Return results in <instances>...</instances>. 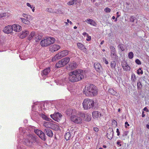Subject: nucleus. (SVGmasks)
Wrapping results in <instances>:
<instances>
[{
	"mask_svg": "<svg viewBox=\"0 0 149 149\" xmlns=\"http://www.w3.org/2000/svg\"><path fill=\"white\" fill-rule=\"evenodd\" d=\"M87 72L81 69L74 70L69 74L68 79L72 82H75L81 80L84 77H86Z\"/></svg>",
	"mask_w": 149,
	"mask_h": 149,
	"instance_id": "f257e3e1",
	"label": "nucleus"
},
{
	"mask_svg": "<svg viewBox=\"0 0 149 149\" xmlns=\"http://www.w3.org/2000/svg\"><path fill=\"white\" fill-rule=\"evenodd\" d=\"M83 92L86 96L91 97L96 95L98 93L97 87L92 84H89L86 88L85 87Z\"/></svg>",
	"mask_w": 149,
	"mask_h": 149,
	"instance_id": "f03ea898",
	"label": "nucleus"
},
{
	"mask_svg": "<svg viewBox=\"0 0 149 149\" xmlns=\"http://www.w3.org/2000/svg\"><path fill=\"white\" fill-rule=\"evenodd\" d=\"M83 107L85 110L88 109H95L97 108L94 101L89 99H84L82 103Z\"/></svg>",
	"mask_w": 149,
	"mask_h": 149,
	"instance_id": "7ed1b4c3",
	"label": "nucleus"
},
{
	"mask_svg": "<svg viewBox=\"0 0 149 149\" xmlns=\"http://www.w3.org/2000/svg\"><path fill=\"white\" fill-rule=\"evenodd\" d=\"M55 41L54 38L49 37L42 39L40 44L42 47H47L54 43Z\"/></svg>",
	"mask_w": 149,
	"mask_h": 149,
	"instance_id": "20e7f679",
	"label": "nucleus"
},
{
	"mask_svg": "<svg viewBox=\"0 0 149 149\" xmlns=\"http://www.w3.org/2000/svg\"><path fill=\"white\" fill-rule=\"evenodd\" d=\"M35 133L39 136L41 140L43 141H45L46 139V136L45 135V132L40 130L36 129L34 130Z\"/></svg>",
	"mask_w": 149,
	"mask_h": 149,
	"instance_id": "39448f33",
	"label": "nucleus"
},
{
	"mask_svg": "<svg viewBox=\"0 0 149 149\" xmlns=\"http://www.w3.org/2000/svg\"><path fill=\"white\" fill-rule=\"evenodd\" d=\"M69 51L67 50H63L58 53L54 56L55 58L59 59L64 56H67L68 54Z\"/></svg>",
	"mask_w": 149,
	"mask_h": 149,
	"instance_id": "423d86ee",
	"label": "nucleus"
},
{
	"mask_svg": "<svg viewBox=\"0 0 149 149\" xmlns=\"http://www.w3.org/2000/svg\"><path fill=\"white\" fill-rule=\"evenodd\" d=\"M70 118L72 121L75 123L80 124L82 122V119L81 118L75 115H72L70 117Z\"/></svg>",
	"mask_w": 149,
	"mask_h": 149,
	"instance_id": "0eeeda50",
	"label": "nucleus"
},
{
	"mask_svg": "<svg viewBox=\"0 0 149 149\" xmlns=\"http://www.w3.org/2000/svg\"><path fill=\"white\" fill-rule=\"evenodd\" d=\"M26 135L28 136V138H29V139H32L34 142H38V140L39 139V138L35 134H31L30 133H28L26 134Z\"/></svg>",
	"mask_w": 149,
	"mask_h": 149,
	"instance_id": "6e6552de",
	"label": "nucleus"
},
{
	"mask_svg": "<svg viewBox=\"0 0 149 149\" xmlns=\"http://www.w3.org/2000/svg\"><path fill=\"white\" fill-rule=\"evenodd\" d=\"M52 119L55 120L56 121L57 119H59L62 116L61 114L58 112L55 113L53 114L50 115Z\"/></svg>",
	"mask_w": 149,
	"mask_h": 149,
	"instance_id": "1a4fd4ad",
	"label": "nucleus"
},
{
	"mask_svg": "<svg viewBox=\"0 0 149 149\" xmlns=\"http://www.w3.org/2000/svg\"><path fill=\"white\" fill-rule=\"evenodd\" d=\"M60 48V46L57 44H54L51 46L50 48V51L52 52L58 50Z\"/></svg>",
	"mask_w": 149,
	"mask_h": 149,
	"instance_id": "9d476101",
	"label": "nucleus"
},
{
	"mask_svg": "<svg viewBox=\"0 0 149 149\" xmlns=\"http://www.w3.org/2000/svg\"><path fill=\"white\" fill-rule=\"evenodd\" d=\"M13 31L12 26L11 25H8L5 27L3 30V31L5 33L7 34L11 33Z\"/></svg>",
	"mask_w": 149,
	"mask_h": 149,
	"instance_id": "9b49d317",
	"label": "nucleus"
},
{
	"mask_svg": "<svg viewBox=\"0 0 149 149\" xmlns=\"http://www.w3.org/2000/svg\"><path fill=\"white\" fill-rule=\"evenodd\" d=\"M13 30L17 32H19L22 30L21 26L17 24H13L12 26Z\"/></svg>",
	"mask_w": 149,
	"mask_h": 149,
	"instance_id": "f8f14e48",
	"label": "nucleus"
},
{
	"mask_svg": "<svg viewBox=\"0 0 149 149\" xmlns=\"http://www.w3.org/2000/svg\"><path fill=\"white\" fill-rule=\"evenodd\" d=\"M44 132L45 134L49 137H52L53 136L52 131L49 128H46L44 129Z\"/></svg>",
	"mask_w": 149,
	"mask_h": 149,
	"instance_id": "ddd939ff",
	"label": "nucleus"
},
{
	"mask_svg": "<svg viewBox=\"0 0 149 149\" xmlns=\"http://www.w3.org/2000/svg\"><path fill=\"white\" fill-rule=\"evenodd\" d=\"M94 67L96 71L99 72H101L102 67L99 63H95L94 64Z\"/></svg>",
	"mask_w": 149,
	"mask_h": 149,
	"instance_id": "4468645a",
	"label": "nucleus"
},
{
	"mask_svg": "<svg viewBox=\"0 0 149 149\" xmlns=\"http://www.w3.org/2000/svg\"><path fill=\"white\" fill-rule=\"evenodd\" d=\"M110 49L111 51V56L112 58H116V51L115 48L113 46H111L110 47Z\"/></svg>",
	"mask_w": 149,
	"mask_h": 149,
	"instance_id": "2eb2a0df",
	"label": "nucleus"
},
{
	"mask_svg": "<svg viewBox=\"0 0 149 149\" xmlns=\"http://www.w3.org/2000/svg\"><path fill=\"white\" fill-rule=\"evenodd\" d=\"M76 110L75 109H69L67 110L66 111V113L67 115L70 116V115H74V114H76Z\"/></svg>",
	"mask_w": 149,
	"mask_h": 149,
	"instance_id": "dca6fc26",
	"label": "nucleus"
},
{
	"mask_svg": "<svg viewBox=\"0 0 149 149\" xmlns=\"http://www.w3.org/2000/svg\"><path fill=\"white\" fill-rule=\"evenodd\" d=\"M92 116L94 118H100L101 117L102 114L100 112L98 111H95L93 112Z\"/></svg>",
	"mask_w": 149,
	"mask_h": 149,
	"instance_id": "f3484780",
	"label": "nucleus"
},
{
	"mask_svg": "<svg viewBox=\"0 0 149 149\" xmlns=\"http://www.w3.org/2000/svg\"><path fill=\"white\" fill-rule=\"evenodd\" d=\"M124 70L127 71L130 69V67L127 65V62H125L122 63L121 64Z\"/></svg>",
	"mask_w": 149,
	"mask_h": 149,
	"instance_id": "a211bd4d",
	"label": "nucleus"
},
{
	"mask_svg": "<svg viewBox=\"0 0 149 149\" xmlns=\"http://www.w3.org/2000/svg\"><path fill=\"white\" fill-rule=\"evenodd\" d=\"M85 22L93 26H96L97 25V24L93 20L90 19H88L86 20Z\"/></svg>",
	"mask_w": 149,
	"mask_h": 149,
	"instance_id": "6ab92c4d",
	"label": "nucleus"
},
{
	"mask_svg": "<svg viewBox=\"0 0 149 149\" xmlns=\"http://www.w3.org/2000/svg\"><path fill=\"white\" fill-rule=\"evenodd\" d=\"M29 33V32L27 30H24L21 32V34L20 36V38H23L26 37Z\"/></svg>",
	"mask_w": 149,
	"mask_h": 149,
	"instance_id": "aec40b11",
	"label": "nucleus"
},
{
	"mask_svg": "<svg viewBox=\"0 0 149 149\" xmlns=\"http://www.w3.org/2000/svg\"><path fill=\"white\" fill-rule=\"evenodd\" d=\"M78 48L83 52H86V49L84 45L80 43H78L77 44Z\"/></svg>",
	"mask_w": 149,
	"mask_h": 149,
	"instance_id": "412c9836",
	"label": "nucleus"
},
{
	"mask_svg": "<svg viewBox=\"0 0 149 149\" xmlns=\"http://www.w3.org/2000/svg\"><path fill=\"white\" fill-rule=\"evenodd\" d=\"M70 60L69 58L68 57H65L61 60V62L64 66L67 64L69 62Z\"/></svg>",
	"mask_w": 149,
	"mask_h": 149,
	"instance_id": "4be33fe9",
	"label": "nucleus"
},
{
	"mask_svg": "<svg viewBox=\"0 0 149 149\" xmlns=\"http://www.w3.org/2000/svg\"><path fill=\"white\" fill-rule=\"evenodd\" d=\"M130 20L131 22L134 23V25H136L137 23V20L135 16H131L130 18Z\"/></svg>",
	"mask_w": 149,
	"mask_h": 149,
	"instance_id": "5701e85b",
	"label": "nucleus"
},
{
	"mask_svg": "<svg viewBox=\"0 0 149 149\" xmlns=\"http://www.w3.org/2000/svg\"><path fill=\"white\" fill-rule=\"evenodd\" d=\"M77 65L76 62L74 61H72L70 63V64L69 65V67L72 69H74L77 68Z\"/></svg>",
	"mask_w": 149,
	"mask_h": 149,
	"instance_id": "b1692460",
	"label": "nucleus"
},
{
	"mask_svg": "<svg viewBox=\"0 0 149 149\" xmlns=\"http://www.w3.org/2000/svg\"><path fill=\"white\" fill-rule=\"evenodd\" d=\"M50 68H48L42 70V72L41 73V74L42 75H47L50 72Z\"/></svg>",
	"mask_w": 149,
	"mask_h": 149,
	"instance_id": "393cba45",
	"label": "nucleus"
},
{
	"mask_svg": "<svg viewBox=\"0 0 149 149\" xmlns=\"http://www.w3.org/2000/svg\"><path fill=\"white\" fill-rule=\"evenodd\" d=\"M54 124L50 122H45L44 123L43 125L46 128H49L53 126Z\"/></svg>",
	"mask_w": 149,
	"mask_h": 149,
	"instance_id": "a878e982",
	"label": "nucleus"
},
{
	"mask_svg": "<svg viewBox=\"0 0 149 149\" xmlns=\"http://www.w3.org/2000/svg\"><path fill=\"white\" fill-rule=\"evenodd\" d=\"M108 92L112 95L117 96L118 93L113 89L110 88L109 89Z\"/></svg>",
	"mask_w": 149,
	"mask_h": 149,
	"instance_id": "bb28decb",
	"label": "nucleus"
},
{
	"mask_svg": "<svg viewBox=\"0 0 149 149\" xmlns=\"http://www.w3.org/2000/svg\"><path fill=\"white\" fill-rule=\"evenodd\" d=\"M109 130H108L107 132L108 133L107 134V137L109 139H112L113 137V130H110L109 133Z\"/></svg>",
	"mask_w": 149,
	"mask_h": 149,
	"instance_id": "cd10ccee",
	"label": "nucleus"
},
{
	"mask_svg": "<svg viewBox=\"0 0 149 149\" xmlns=\"http://www.w3.org/2000/svg\"><path fill=\"white\" fill-rule=\"evenodd\" d=\"M71 136V133L70 132H67L65 135V139L66 140H68L70 139Z\"/></svg>",
	"mask_w": 149,
	"mask_h": 149,
	"instance_id": "c85d7f7f",
	"label": "nucleus"
},
{
	"mask_svg": "<svg viewBox=\"0 0 149 149\" xmlns=\"http://www.w3.org/2000/svg\"><path fill=\"white\" fill-rule=\"evenodd\" d=\"M35 35V32L34 31H32L31 33L28 37L29 40H31L33 37H34Z\"/></svg>",
	"mask_w": 149,
	"mask_h": 149,
	"instance_id": "c756f323",
	"label": "nucleus"
},
{
	"mask_svg": "<svg viewBox=\"0 0 149 149\" xmlns=\"http://www.w3.org/2000/svg\"><path fill=\"white\" fill-rule=\"evenodd\" d=\"M34 40L36 42H38L42 38V37L41 36H40L38 34H36L35 35Z\"/></svg>",
	"mask_w": 149,
	"mask_h": 149,
	"instance_id": "7c9ffc66",
	"label": "nucleus"
},
{
	"mask_svg": "<svg viewBox=\"0 0 149 149\" xmlns=\"http://www.w3.org/2000/svg\"><path fill=\"white\" fill-rule=\"evenodd\" d=\"M64 65H63V63L61 62V60L59 61V62L57 63L55 65L56 67L58 68L63 66Z\"/></svg>",
	"mask_w": 149,
	"mask_h": 149,
	"instance_id": "2f4dec72",
	"label": "nucleus"
},
{
	"mask_svg": "<svg viewBox=\"0 0 149 149\" xmlns=\"http://www.w3.org/2000/svg\"><path fill=\"white\" fill-rule=\"evenodd\" d=\"M118 47L122 51H124L125 49V46L123 44H120L118 46Z\"/></svg>",
	"mask_w": 149,
	"mask_h": 149,
	"instance_id": "473e14b6",
	"label": "nucleus"
},
{
	"mask_svg": "<svg viewBox=\"0 0 149 149\" xmlns=\"http://www.w3.org/2000/svg\"><path fill=\"white\" fill-rule=\"evenodd\" d=\"M26 137V138L24 139V142L27 145H28L30 144L31 143L30 139H29V138H28V136H27Z\"/></svg>",
	"mask_w": 149,
	"mask_h": 149,
	"instance_id": "72a5a7b5",
	"label": "nucleus"
},
{
	"mask_svg": "<svg viewBox=\"0 0 149 149\" xmlns=\"http://www.w3.org/2000/svg\"><path fill=\"white\" fill-rule=\"evenodd\" d=\"M20 19L22 22L26 24H28L30 23L29 21L25 19L21 18Z\"/></svg>",
	"mask_w": 149,
	"mask_h": 149,
	"instance_id": "f704fd0d",
	"label": "nucleus"
},
{
	"mask_svg": "<svg viewBox=\"0 0 149 149\" xmlns=\"http://www.w3.org/2000/svg\"><path fill=\"white\" fill-rule=\"evenodd\" d=\"M84 118H85V120L87 121H89L91 120V118L90 115H84Z\"/></svg>",
	"mask_w": 149,
	"mask_h": 149,
	"instance_id": "c9c22d12",
	"label": "nucleus"
},
{
	"mask_svg": "<svg viewBox=\"0 0 149 149\" xmlns=\"http://www.w3.org/2000/svg\"><path fill=\"white\" fill-rule=\"evenodd\" d=\"M19 130L21 134H24L26 132V130L24 128L20 127L19 128Z\"/></svg>",
	"mask_w": 149,
	"mask_h": 149,
	"instance_id": "e433bc0d",
	"label": "nucleus"
},
{
	"mask_svg": "<svg viewBox=\"0 0 149 149\" xmlns=\"http://www.w3.org/2000/svg\"><path fill=\"white\" fill-rule=\"evenodd\" d=\"M128 57L130 59H132L134 56V54L132 52H130L128 54Z\"/></svg>",
	"mask_w": 149,
	"mask_h": 149,
	"instance_id": "4c0bfd02",
	"label": "nucleus"
},
{
	"mask_svg": "<svg viewBox=\"0 0 149 149\" xmlns=\"http://www.w3.org/2000/svg\"><path fill=\"white\" fill-rule=\"evenodd\" d=\"M137 73L138 74H143V71L141 70V68H139V69L137 70Z\"/></svg>",
	"mask_w": 149,
	"mask_h": 149,
	"instance_id": "58836bf2",
	"label": "nucleus"
},
{
	"mask_svg": "<svg viewBox=\"0 0 149 149\" xmlns=\"http://www.w3.org/2000/svg\"><path fill=\"white\" fill-rule=\"evenodd\" d=\"M76 1L74 0H73L72 1H69L67 3V4L69 5H71L73 4L74 3V2L75 1Z\"/></svg>",
	"mask_w": 149,
	"mask_h": 149,
	"instance_id": "ea45409f",
	"label": "nucleus"
},
{
	"mask_svg": "<svg viewBox=\"0 0 149 149\" xmlns=\"http://www.w3.org/2000/svg\"><path fill=\"white\" fill-rule=\"evenodd\" d=\"M137 86L138 89H141L142 87V85L140 82L137 83Z\"/></svg>",
	"mask_w": 149,
	"mask_h": 149,
	"instance_id": "a19ab883",
	"label": "nucleus"
},
{
	"mask_svg": "<svg viewBox=\"0 0 149 149\" xmlns=\"http://www.w3.org/2000/svg\"><path fill=\"white\" fill-rule=\"evenodd\" d=\"M135 62L138 65H141V61L139 59H136L135 60Z\"/></svg>",
	"mask_w": 149,
	"mask_h": 149,
	"instance_id": "79ce46f5",
	"label": "nucleus"
},
{
	"mask_svg": "<svg viewBox=\"0 0 149 149\" xmlns=\"http://www.w3.org/2000/svg\"><path fill=\"white\" fill-rule=\"evenodd\" d=\"M104 11L106 13H109L110 12L111 9L107 7L105 9Z\"/></svg>",
	"mask_w": 149,
	"mask_h": 149,
	"instance_id": "37998d69",
	"label": "nucleus"
},
{
	"mask_svg": "<svg viewBox=\"0 0 149 149\" xmlns=\"http://www.w3.org/2000/svg\"><path fill=\"white\" fill-rule=\"evenodd\" d=\"M22 16L25 18L28 19L29 18V17H30V16L26 14L23 13L22 14Z\"/></svg>",
	"mask_w": 149,
	"mask_h": 149,
	"instance_id": "c03bdc74",
	"label": "nucleus"
},
{
	"mask_svg": "<svg viewBox=\"0 0 149 149\" xmlns=\"http://www.w3.org/2000/svg\"><path fill=\"white\" fill-rule=\"evenodd\" d=\"M115 64L114 61H113L111 62V66L112 68L115 67Z\"/></svg>",
	"mask_w": 149,
	"mask_h": 149,
	"instance_id": "a18cd8bd",
	"label": "nucleus"
},
{
	"mask_svg": "<svg viewBox=\"0 0 149 149\" xmlns=\"http://www.w3.org/2000/svg\"><path fill=\"white\" fill-rule=\"evenodd\" d=\"M136 78L135 75L134 74H133L132 75V80L133 81H135V79Z\"/></svg>",
	"mask_w": 149,
	"mask_h": 149,
	"instance_id": "49530a36",
	"label": "nucleus"
},
{
	"mask_svg": "<svg viewBox=\"0 0 149 149\" xmlns=\"http://www.w3.org/2000/svg\"><path fill=\"white\" fill-rule=\"evenodd\" d=\"M103 61L106 64H107L108 63L107 61L106 60V58H103Z\"/></svg>",
	"mask_w": 149,
	"mask_h": 149,
	"instance_id": "de8ad7c7",
	"label": "nucleus"
},
{
	"mask_svg": "<svg viewBox=\"0 0 149 149\" xmlns=\"http://www.w3.org/2000/svg\"><path fill=\"white\" fill-rule=\"evenodd\" d=\"M121 141H120V140H118L117 141V144L119 145L120 146H122V144H121Z\"/></svg>",
	"mask_w": 149,
	"mask_h": 149,
	"instance_id": "09e8293b",
	"label": "nucleus"
},
{
	"mask_svg": "<svg viewBox=\"0 0 149 149\" xmlns=\"http://www.w3.org/2000/svg\"><path fill=\"white\" fill-rule=\"evenodd\" d=\"M46 10L47 11L49 12L52 13V9L51 8H47L46 9Z\"/></svg>",
	"mask_w": 149,
	"mask_h": 149,
	"instance_id": "8fccbe9b",
	"label": "nucleus"
},
{
	"mask_svg": "<svg viewBox=\"0 0 149 149\" xmlns=\"http://www.w3.org/2000/svg\"><path fill=\"white\" fill-rule=\"evenodd\" d=\"M93 130L96 132H97L99 131V129L97 127H94L93 128Z\"/></svg>",
	"mask_w": 149,
	"mask_h": 149,
	"instance_id": "3c124183",
	"label": "nucleus"
},
{
	"mask_svg": "<svg viewBox=\"0 0 149 149\" xmlns=\"http://www.w3.org/2000/svg\"><path fill=\"white\" fill-rule=\"evenodd\" d=\"M26 5L28 6L29 7H30L31 8H33V6H31L30 5V4L29 3H26Z\"/></svg>",
	"mask_w": 149,
	"mask_h": 149,
	"instance_id": "603ef678",
	"label": "nucleus"
},
{
	"mask_svg": "<svg viewBox=\"0 0 149 149\" xmlns=\"http://www.w3.org/2000/svg\"><path fill=\"white\" fill-rule=\"evenodd\" d=\"M116 132L117 133V135L118 136H119L120 134V132H119V130L118 128H117L116 129Z\"/></svg>",
	"mask_w": 149,
	"mask_h": 149,
	"instance_id": "864d4df0",
	"label": "nucleus"
},
{
	"mask_svg": "<svg viewBox=\"0 0 149 149\" xmlns=\"http://www.w3.org/2000/svg\"><path fill=\"white\" fill-rule=\"evenodd\" d=\"M143 110L144 111H145L146 112H149V110L146 107H145L143 109Z\"/></svg>",
	"mask_w": 149,
	"mask_h": 149,
	"instance_id": "5fc2aeb1",
	"label": "nucleus"
},
{
	"mask_svg": "<svg viewBox=\"0 0 149 149\" xmlns=\"http://www.w3.org/2000/svg\"><path fill=\"white\" fill-rule=\"evenodd\" d=\"M41 116L44 119H45L46 117V116L45 115L42 113L41 114Z\"/></svg>",
	"mask_w": 149,
	"mask_h": 149,
	"instance_id": "6e6d98bb",
	"label": "nucleus"
},
{
	"mask_svg": "<svg viewBox=\"0 0 149 149\" xmlns=\"http://www.w3.org/2000/svg\"><path fill=\"white\" fill-rule=\"evenodd\" d=\"M125 127H127V126H129L130 125L128 124V123L127 122H126L125 123Z\"/></svg>",
	"mask_w": 149,
	"mask_h": 149,
	"instance_id": "4d7b16f0",
	"label": "nucleus"
},
{
	"mask_svg": "<svg viewBox=\"0 0 149 149\" xmlns=\"http://www.w3.org/2000/svg\"><path fill=\"white\" fill-rule=\"evenodd\" d=\"M45 120H47L48 121H50V120H52L50 118L47 117V116L45 118Z\"/></svg>",
	"mask_w": 149,
	"mask_h": 149,
	"instance_id": "13d9d810",
	"label": "nucleus"
},
{
	"mask_svg": "<svg viewBox=\"0 0 149 149\" xmlns=\"http://www.w3.org/2000/svg\"><path fill=\"white\" fill-rule=\"evenodd\" d=\"M87 37H88V38L86 39V40L87 41H90L91 39V37L89 36Z\"/></svg>",
	"mask_w": 149,
	"mask_h": 149,
	"instance_id": "bf43d9fd",
	"label": "nucleus"
},
{
	"mask_svg": "<svg viewBox=\"0 0 149 149\" xmlns=\"http://www.w3.org/2000/svg\"><path fill=\"white\" fill-rule=\"evenodd\" d=\"M83 35L84 36L86 35L87 36H88V34L85 32H84L83 33Z\"/></svg>",
	"mask_w": 149,
	"mask_h": 149,
	"instance_id": "052dcab7",
	"label": "nucleus"
},
{
	"mask_svg": "<svg viewBox=\"0 0 149 149\" xmlns=\"http://www.w3.org/2000/svg\"><path fill=\"white\" fill-rule=\"evenodd\" d=\"M119 14V12H117L116 13L117 18H118L120 16V15Z\"/></svg>",
	"mask_w": 149,
	"mask_h": 149,
	"instance_id": "680f3d73",
	"label": "nucleus"
},
{
	"mask_svg": "<svg viewBox=\"0 0 149 149\" xmlns=\"http://www.w3.org/2000/svg\"><path fill=\"white\" fill-rule=\"evenodd\" d=\"M67 22L69 23L70 24H72V22L71 21H70L69 19H67Z\"/></svg>",
	"mask_w": 149,
	"mask_h": 149,
	"instance_id": "e2e57ef3",
	"label": "nucleus"
},
{
	"mask_svg": "<svg viewBox=\"0 0 149 149\" xmlns=\"http://www.w3.org/2000/svg\"><path fill=\"white\" fill-rule=\"evenodd\" d=\"M144 112L143 111L142 112V117H144L145 116V115L144 114Z\"/></svg>",
	"mask_w": 149,
	"mask_h": 149,
	"instance_id": "0e129e2a",
	"label": "nucleus"
},
{
	"mask_svg": "<svg viewBox=\"0 0 149 149\" xmlns=\"http://www.w3.org/2000/svg\"><path fill=\"white\" fill-rule=\"evenodd\" d=\"M3 17H4V15H3V13L0 14V18H1Z\"/></svg>",
	"mask_w": 149,
	"mask_h": 149,
	"instance_id": "69168bd1",
	"label": "nucleus"
},
{
	"mask_svg": "<svg viewBox=\"0 0 149 149\" xmlns=\"http://www.w3.org/2000/svg\"><path fill=\"white\" fill-rule=\"evenodd\" d=\"M113 122L114 123V124H117V122H116V121L115 120H113Z\"/></svg>",
	"mask_w": 149,
	"mask_h": 149,
	"instance_id": "338daca9",
	"label": "nucleus"
},
{
	"mask_svg": "<svg viewBox=\"0 0 149 149\" xmlns=\"http://www.w3.org/2000/svg\"><path fill=\"white\" fill-rule=\"evenodd\" d=\"M7 14L6 13H3V15H4V17H5L6 15H7Z\"/></svg>",
	"mask_w": 149,
	"mask_h": 149,
	"instance_id": "774afa93",
	"label": "nucleus"
}]
</instances>
